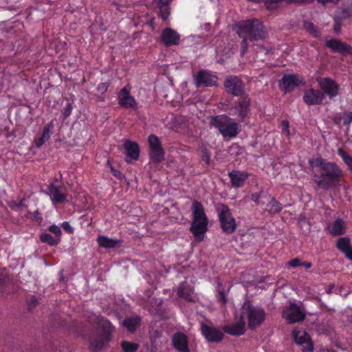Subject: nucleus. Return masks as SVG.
Wrapping results in <instances>:
<instances>
[{"label":"nucleus","mask_w":352,"mask_h":352,"mask_svg":"<svg viewBox=\"0 0 352 352\" xmlns=\"http://www.w3.org/2000/svg\"><path fill=\"white\" fill-rule=\"evenodd\" d=\"M217 211L222 230L226 234H232L236 229V223L228 206L221 204Z\"/></svg>","instance_id":"obj_7"},{"label":"nucleus","mask_w":352,"mask_h":352,"mask_svg":"<svg viewBox=\"0 0 352 352\" xmlns=\"http://www.w3.org/2000/svg\"><path fill=\"white\" fill-rule=\"evenodd\" d=\"M118 104L126 109H136L137 102L131 96H124L120 97Z\"/></svg>","instance_id":"obj_31"},{"label":"nucleus","mask_w":352,"mask_h":352,"mask_svg":"<svg viewBox=\"0 0 352 352\" xmlns=\"http://www.w3.org/2000/svg\"><path fill=\"white\" fill-rule=\"evenodd\" d=\"M326 230L333 236L343 235L346 232V223L342 218L338 217L333 223H328Z\"/></svg>","instance_id":"obj_22"},{"label":"nucleus","mask_w":352,"mask_h":352,"mask_svg":"<svg viewBox=\"0 0 352 352\" xmlns=\"http://www.w3.org/2000/svg\"><path fill=\"white\" fill-rule=\"evenodd\" d=\"M177 294L178 297L185 299L188 302H195L192 296V289L186 281L182 282L178 288Z\"/></svg>","instance_id":"obj_26"},{"label":"nucleus","mask_w":352,"mask_h":352,"mask_svg":"<svg viewBox=\"0 0 352 352\" xmlns=\"http://www.w3.org/2000/svg\"><path fill=\"white\" fill-rule=\"evenodd\" d=\"M223 331L234 336H240L245 332V322L243 314H240L237 322L232 325H225Z\"/></svg>","instance_id":"obj_19"},{"label":"nucleus","mask_w":352,"mask_h":352,"mask_svg":"<svg viewBox=\"0 0 352 352\" xmlns=\"http://www.w3.org/2000/svg\"><path fill=\"white\" fill-rule=\"evenodd\" d=\"M170 3V0H158V7L159 6H168Z\"/></svg>","instance_id":"obj_59"},{"label":"nucleus","mask_w":352,"mask_h":352,"mask_svg":"<svg viewBox=\"0 0 352 352\" xmlns=\"http://www.w3.org/2000/svg\"><path fill=\"white\" fill-rule=\"evenodd\" d=\"M14 205L19 208V207H23L25 206L24 204V199H21L18 203H14Z\"/></svg>","instance_id":"obj_61"},{"label":"nucleus","mask_w":352,"mask_h":352,"mask_svg":"<svg viewBox=\"0 0 352 352\" xmlns=\"http://www.w3.org/2000/svg\"><path fill=\"white\" fill-rule=\"evenodd\" d=\"M325 46L333 53H339L344 56L352 55V47L339 39L331 38L325 41Z\"/></svg>","instance_id":"obj_15"},{"label":"nucleus","mask_w":352,"mask_h":352,"mask_svg":"<svg viewBox=\"0 0 352 352\" xmlns=\"http://www.w3.org/2000/svg\"><path fill=\"white\" fill-rule=\"evenodd\" d=\"M217 300L218 301L221 303L223 306H225L227 304L228 299H227V295L224 290L223 285L221 282L217 283Z\"/></svg>","instance_id":"obj_34"},{"label":"nucleus","mask_w":352,"mask_h":352,"mask_svg":"<svg viewBox=\"0 0 352 352\" xmlns=\"http://www.w3.org/2000/svg\"><path fill=\"white\" fill-rule=\"evenodd\" d=\"M304 78L298 74H284L279 80V87L285 92H291L299 85H304Z\"/></svg>","instance_id":"obj_11"},{"label":"nucleus","mask_w":352,"mask_h":352,"mask_svg":"<svg viewBox=\"0 0 352 352\" xmlns=\"http://www.w3.org/2000/svg\"><path fill=\"white\" fill-rule=\"evenodd\" d=\"M153 333H154V334H155L156 338H160L162 336L160 331H159L158 330L154 331Z\"/></svg>","instance_id":"obj_64"},{"label":"nucleus","mask_w":352,"mask_h":352,"mask_svg":"<svg viewBox=\"0 0 352 352\" xmlns=\"http://www.w3.org/2000/svg\"><path fill=\"white\" fill-rule=\"evenodd\" d=\"M340 0H317L318 3H320L323 6L327 4V3H333L334 5H336L338 3V2L340 1Z\"/></svg>","instance_id":"obj_53"},{"label":"nucleus","mask_w":352,"mask_h":352,"mask_svg":"<svg viewBox=\"0 0 352 352\" xmlns=\"http://www.w3.org/2000/svg\"><path fill=\"white\" fill-rule=\"evenodd\" d=\"M123 146L126 151L127 157L133 160H137L139 158L140 147L137 142L126 140H125Z\"/></svg>","instance_id":"obj_25"},{"label":"nucleus","mask_w":352,"mask_h":352,"mask_svg":"<svg viewBox=\"0 0 352 352\" xmlns=\"http://www.w3.org/2000/svg\"><path fill=\"white\" fill-rule=\"evenodd\" d=\"M63 229L68 234H72L74 232V228L70 226L68 221H64L61 224Z\"/></svg>","instance_id":"obj_49"},{"label":"nucleus","mask_w":352,"mask_h":352,"mask_svg":"<svg viewBox=\"0 0 352 352\" xmlns=\"http://www.w3.org/2000/svg\"><path fill=\"white\" fill-rule=\"evenodd\" d=\"M303 28L314 38H318L321 36V33L318 27L314 25L312 22L303 21Z\"/></svg>","instance_id":"obj_32"},{"label":"nucleus","mask_w":352,"mask_h":352,"mask_svg":"<svg viewBox=\"0 0 352 352\" xmlns=\"http://www.w3.org/2000/svg\"><path fill=\"white\" fill-rule=\"evenodd\" d=\"M53 128H54V125L52 122L45 124V126L43 128V131L41 138L42 139H44L45 140L47 141L50 138V135L52 133V130L53 129Z\"/></svg>","instance_id":"obj_38"},{"label":"nucleus","mask_w":352,"mask_h":352,"mask_svg":"<svg viewBox=\"0 0 352 352\" xmlns=\"http://www.w3.org/2000/svg\"><path fill=\"white\" fill-rule=\"evenodd\" d=\"M48 230L52 233H54L55 234V237H58L60 239L62 232L60 227L56 225H52L48 228Z\"/></svg>","instance_id":"obj_41"},{"label":"nucleus","mask_w":352,"mask_h":352,"mask_svg":"<svg viewBox=\"0 0 352 352\" xmlns=\"http://www.w3.org/2000/svg\"><path fill=\"white\" fill-rule=\"evenodd\" d=\"M98 329L101 332L93 333L89 337V349L92 352H100L111 339L114 327L103 317L98 318Z\"/></svg>","instance_id":"obj_3"},{"label":"nucleus","mask_w":352,"mask_h":352,"mask_svg":"<svg viewBox=\"0 0 352 352\" xmlns=\"http://www.w3.org/2000/svg\"><path fill=\"white\" fill-rule=\"evenodd\" d=\"M261 197V192H254L251 195V199L256 204H258L259 199Z\"/></svg>","instance_id":"obj_54"},{"label":"nucleus","mask_w":352,"mask_h":352,"mask_svg":"<svg viewBox=\"0 0 352 352\" xmlns=\"http://www.w3.org/2000/svg\"><path fill=\"white\" fill-rule=\"evenodd\" d=\"M148 141L150 159L157 164L163 161L165 153L160 138L154 134H151L148 137Z\"/></svg>","instance_id":"obj_9"},{"label":"nucleus","mask_w":352,"mask_h":352,"mask_svg":"<svg viewBox=\"0 0 352 352\" xmlns=\"http://www.w3.org/2000/svg\"><path fill=\"white\" fill-rule=\"evenodd\" d=\"M324 99V94L319 89L310 88L303 95V101L309 106H314L322 104Z\"/></svg>","instance_id":"obj_18"},{"label":"nucleus","mask_w":352,"mask_h":352,"mask_svg":"<svg viewBox=\"0 0 352 352\" xmlns=\"http://www.w3.org/2000/svg\"><path fill=\"white\" fill-rule=\"evenodd\" d=\"M241 309V314L247 317L248 327L250 329H254L261 326L265 320L266 314L263 308L253 305L249 300L244 301Z\"/></svg>","instance_id":"obj_6"},{"label":"nucleus","mask_w":352,"mask_h":352,"mask_svg":"<svg viewBox=\"0 0 352 352\" xmlns=\"http://www.w3.org/2000/svg\"><path fill=\"white\" fill-rule=\"evenodd\" d=\"M316 81L324 96H327L330 99H333L338 95L340 86L336 80L329 77H318Z\"/></svg>","instance_id":"obj_10"},{"label":"nucleus","mask_w":352,"mask_h":352,"mask_svg":"<svg viewBox=\"0 0 352 352\" xmlns=\"http://www.w3.org/2000/svg\"><path fill=\"white\" fill-rule=\"evenodd\" d=\"M47 191L52 195V201L54 204H64L67 201L66 195L61 192L60 188L55 184L49 185Z\"/></svg>","instance_id":"obj_27"},{"label":"nucleus","mask_w":352,"mask_h":352,"mask_svg":"<svg viewBox=\"0 0 352 352\" xmlns=\"http://www.w3.org/2000/svg\"><path fill=\"white\" fill-rule=\"evenodd\" d=\"M251 99L248 94L241 96L234 107L235 113L238 115L239 120L244 122L250 111Z\"/></svg>","instance_id":"obj_17"},{"label":"nucleus","mask_w":352,"mask_h":352,"mask_svg":"<svg viewBox=\"0 0 352 352\" xmlns=\"http://www.w3.org/2000/svg\"><path fill=\"white\" fill-rule=\"evenodd\" d=\"M237 34L242 38L241 43V54L244 55L248 49V41H254L264 39L267 32L263 23L257 19L241 21L236 25Z\"/></svg>","instance_id":"obj_2"},{"label":"nucleus","mask_w":352,"mask_h":352,"mask_svg":"<svg viewBox=\"0 0 352 352\" xmlns=\"http://www.w3.org/2000/svg\"><path fill=\"white\" fill-rule=\"evenodd\" d=\"M40 241L42 243H47L50 246L57 245L60 240L58 237L52 236L50 234L47 232H42L39 236Z\"/></svg>","instance_id":"obj_33"},{"label":"nucleus","mask_w":352,"mask_h":352,"mask_svg":"<svg viewBox=\"0 0 352 352\" xmlns=\"http://www.w3.org/2000/svg\"><path fill=\"white\" fill-rule=\"evenodd\" d=\"M161 39L166 47L177 45L179 43L180 35L173 29L166 28L162 32Z\"/></svg>","instance_id":"obj_21"},{"label":"nucleus","mask_w":352,"mask_h":352,"mask_svg":"<svg viewBox=\"0 0 352 352\" xmlns=\"http://www.w3.org/2000/svg\"><path fill=\"white\" fill-rule=\"evenodd\" d=\"M336 247L348 259L352 261V246L349 237L339 238L337 241Z\"/></svg>","instance_id":"obj_24"},{"label":"nucleus","mask_w":352,"mask_h":352,"mask_svg":"<svg viewBox=\"0 0 352 352\" xmlns=\"http://www.w3.org/2000/svg\"><path fill=\"white\" fill-rule=\"evenodd\" d=\"M302 262L298 258H295L291 260L288 263V264L291 267H297L302 266Z\"/></svg>","instance_id":"obj_50"},{"label":"nucleus","mask_w":352,"mask_h":352,"mask_svg":"<svg viewBox=\"0 0 352 352\" xmlns=\"http://www.w3.org/2000/svg\"><path fill=\"white\" fill-rule=\"evenodd\" d=\"M111 172L113 176L118 179L124 177V175L120 170H116L113 166H111Z\"/></svg>","instance_id":"obj_51"},{"label":"nucleus","mask_w":352,"mask_h":352,"mask_svg":"<svg viewBox=\"0 0 352 352\" xmlns=\"http://www.w3.org/2000/svg\"><path fill=\"white\" fill-rule=\"evenodd\" d=\"M160 16L164 20L166 21L168 19L170 15V9L168 6H159Z\"/></svg>","instance_id":"obj_40"},{"label":"nucleus","mask_w":352,"mask_h":352,"mask_svg":"<svg viewBox=\"0 0 352 352\" xmlns=\"http://www.w3.org/2000/svg\"><path fill=\"white\" fill-rule=\"evenodd\" d=\"M352 122V111L347 114V117L344 118L343 124L344 125H349Z\"/></svg>","instance_id":"obj_55"},{"label":"nucleus","mask_w":352,"mask_h":352,"mask_svg":"<svg viewBox=\"0 0 352 352\" xmlns=\"http://www.w3.org/2000/svg\"><path fill=\"white\" fill-rule=\"evenodd\" d=\"M201 159L206 164V165H210V154L208 150L206 148L201 151Z\"/></svg>","instance_id":"obj_42"},{"label":"nucleus","mask_w":352,"mask_h":352,"mask_svg":"<svg viewBox=\"0 0 352 352\" xmlns=\"http://www.w3.org/2000/svg\"><path fill=\"white\" fill-rule=\"evenodd\" d=\"M47 141L44 139H42L41 138H39L38 140H36L35 144L36 147L40 148Z\"/></svg>","instance_id":"obj_58"},{"label":"nucleus","mask_w":352,"mask_h":352,"mask_svg":"<svg viewBox=\"0 0 352 352\" xmlns=\"http://www.w3.org/2000/svg\"><path fill=\"white\" fill-rule=\"evenodd\" d=\"M332 120L333 122L336 124H340V122H341V120H342V118L341 117H339V116H335L332 118Z\"/></svg>","instance_id":"obj_60"},{"label":"nucleus","mask_w":352,"mask_h":352,"mask_svg":"<svg viewBox=\"0 0 352 352\" xmlns=\"http://www.w3.org/2000/svg\"><path fill=\"white\" fill-rule=\"evenodd\" d=\"M217 76L208 70H199L194 76V82L197 87H212L217 83Z\"/></svg>","instance_id":"obj_12"},{"label":"nucleus","mask_w":352,"mask_h":352,"mask_svg":"<svg viewBox=\"0 0 352 352\" xmlns=\"http://www.w3.org/2000/svg\"><path fill=\"white\" fill-rule=\"evenodd\" d=\"M308 163L312 168H319L320 175H315L314 179L319 188L329 190L339 184L342 172L335 162H328L322 157H313L309 160Z\"/></svg>","instance_id":"obj_1"},{"label":"nucleus","mask_w":352,"mask_h":352,"mask_svg":"<svg viewBox=\"0 0 352 352\" xmlns=\"http://www.w3.org/2000/svg\"><path fill=\"white\" fill-rule=\"evenodd\" d=\"M338 154L342 157L344 162L347 165L349 169L352 173V156L349 155L341 148L338 150Z\"/></svg>","instance_id":"obj_35"},{"label":"nucleus","mask_w":352,"mask_h":352,"mask_svg":"<svg viewBox=\"0 0 352 352\" xmlns=\"http://www.w3.org/2000/svg\"><path fill=\"white\" fill-rule=\"evenodd\" d=\"M120 241L108 238L104 235H99L97 238V242L100 247L105 248H115Z\"/></svg>","instance_id":"obj_29"},{"label":"nucleus","mask_w":352,"mask_h":352,"mask_svg":"<svg viewBox=\"0 0 352 352\" xmlns=\"http://www.w3.org/2000/svg\"><path fill=\"white\" fill-rule=\"evenodd\" d=\"M32 219L34 221H36V222H38V223H41L42 221H43V217H42V215L41 214L38 212V210H36L34 211V214H33V217H32Z\"/></svg>","instance_id":"obj_52"},{"label":"nucleus","mask_w":352,"mask_h":352,"mask_svg":"<svg viewBox=\"0 0 352 352\" xmlns=\"http://www.w3.org/2000/svg\"><path fill=\"white\" fill-rule=\"evenodd\" d=\"M124 96H131L129 91L126 87L122 88L120 91L119 95H118V98L120 99V97H122Z\"/></svg>","instance_id":"obj_56"},{"label":"nucleus","mask_w":352,"mask_h":352,"mask_svg":"<svg viewBox=\"0 0 352 352\" xmlns=\"http://www.w3.org/2000/svg\"><path fill=\"white\" fill-rule=\"evenodd\" d=\"M283 207L280 202H278L275 197H272L271 200L267 204V210L271 215H274L279 213Z\"/></svg>","instance_id":"obj_30"},{"label":"nucleus","mask_w":352,"mask_h":352,"mask_svg":"<svg viewBox=\"0 0 352 352\" xmlns=\"http://www.w3.org/2000/svg\"><path fill=\"white\" fill-rule=\"evenodd\" d=\"M209 124L216 128L225 139H232L241 131L240 124L225 114L212 117Z\"/></svg>","instance_id":"obj_5"},{"label":"nucleus","mask_w":352,"mask_h":352,"mask_svg":"<svg viewBox=\"0 0 352 352\" xmlns=\"http://www.w3.org/2000/svg\"><path fill=\"white\" fill-rule=\"evenodd\" d=\"M109 86V82H101L98 85L97 91L101 94H104L107 91Z\"/></svg>","instance_id":"obj_47"},{"label":"nucleus","mask_w":352,"mask_h":352,"mask_svg":"<svg viewBox=\"0 0 352 352\" xmlns=\"http://www.w3.org/2000/svg\"><path fill=\"white\" fill-rule=\"evenodd\" d=\"M8 285V279L6 277L0 274V293H4L6 292Z\"/></svg>","instance_id":"obj_43"},{"label":"nucleus","mask_w":352,"mask_h":352,"mask_svg":"<svg viewBox=\"0 0 352 352\" xmlns=\"http://www.w3.org/2000/svg\"><path fill=\"white\" fill-rule=\"evenodd\" d=\"M334 287V285L333 284H331L329 285V288L326 290V292L328 294H330L332 293V289H333Z\"/></svg>","instance_id":"obj_63"},{"label":"nucleus","mask_w":352,"mask_h":352,"mask_svg":"<svg viewBox=\"0 0 352 352\" xmlns=\"http://www.w3.org/2000/svg\"><path fill=\"white\" fill-rule=\"evenodd\" d=\"M283 317L285 318L287 323L292 324L302 321L305 318V314L298 305L291 302L283 311Z\"/></svg>","instance_id":"obj_13"},{"label":"nucleus","mask_w":352,"mask_h":352,"mask_svg":"<svg viewBox=\"0 0 352 352\" xmlns=\"http://www.w3.org/2000/svg\"><path fill=\"white\" fill-rule=\"evenodd\" d=\"M342 21L337 18H333V31L336 34H339L341 32Z\"/></svg>","instance_id":"obj_44"},{"label":"nucleus","mask_w":352,"mask_h":352,"mask_svg":"<svg viewBox=\"0 0 352 352\" xmlns=\"http://www.w3.org/2000/svg\"><path fill=\"white\" fill-rule=\"evenodd\" d=\"M37 303H38L37 298L34 296H32L28 301V309L30 311H31L36 306Z\"/></svg>","instance_id":"obj_48"},{"label":"nucleus","mask_w":352,"mask_h":352,"mask_svg":"<svg viewBox=\"0 0 352 352\" xmlns=\"http://www.w3.org/2000/svg\"><path fill=\"white\" fill-rule=\"evenodd\" d=\"M294 342L302 346V352H312L314 344L309 333L305 331L294 330L292 332Z\"/></svg>","instance_id":"obj_14"},{"label":"nucleus","mask_w":352,"mask_h":352,"mask_svg":"<svg viewBox=\"0 0 352 352\" xmlns=\"http://www.w3.org/2000/svg\"><path fill=\"white\" fill-rule=\"evenodd\" d=\"M72 109H73V107H72V103L68 102L63 110V119H66L67 118H68L70 116Z\"/></svg>","instance_id":"obj_45"},{"label":"nucleus","mask_w":352,"mask_h":352,"mask_svg":"<svg viewBox=\"0 0 352 352\" xmlns=\"http://www.w3.org/2000/svg\"><path fill=\"white\" fill-rule=\"evenodd\" d=\"M121 347L124 352H135L138 350L139 344L128 341H122L121 342Z\"/></svg>","instance_id":"obj_36"},{"label":"nucleus","mask_w":352,"mask_h":352,"mask_svg":"<svg viewBox=\"0 0 352 352\" xmlns=\"http://www.w3.org/2000/svg\"><path fill=\"white\" fill-rule=\"evenodd\" d=\"M142 318L140 316H129L124 318L122 324L128 331L135 332L141 325Z\"/></svg>","instance_id":"obj_28"},{"label":"nucleus","mask_w":352,"mask_h":352,"mask_svg":"<svg viewBox=\"0 0 352 352\" xmlns=\"http://www.w3.org/2000/svg\"><path fill=\"white\" fill-rule=\"evenodd\" d=\"M283 1V0H266L265 7L268 10H274L277 8L278 4ZM284 1L287 4V0H284Z\"/></svg>","instance_id":"obj_39"},{"label":"nucleus","mask_w":352,"mask_h":352,"mask_svg":"<svg viewBox=\"0 0 352 352\" xmlns=\"http://www.w3.org/2000/svg\"><path fill=\"white\" fill-rule=\"evenodd\" d=\"M315 0H287V4L306 5L314 2Z\"/></svg>","instance_id":"obj_46"},{"label":"nucleus","mask_w":352,"mask_h":352,"mask_svg":"<svg viewBox=\"0 0 352 352\" xmlns=\"http://www.w3.org/2000/svg\"><path fill=\"white\" fill-rule=\"evenodd\" d=\"M201 332L208 342H220L224 337L223 333L221 330L204 323L201 324Z\"/></svg>","instance_id":"obj_16"},{"label":"nucleus","mask_w":352,"mask_h":352,"mask_svg":"<svg viewBox=\"0 0 352 352\" xmlns=\"http://www.w3.org/2000/svg\"><path fill=\"white\" fill-rule=\"evenodd\" d=\"M281 125L283 126V131H287V133H289V122L287 120H283L282 121Z\"/></svg>","instance_id":"obj_57"},{"label":"nucleus","mask_w":352,"mask_h":352,"mask_svg":"<svg viewBox=\"0 0 352 352\" xmlns=\"http://www.w3.org/2000/svg\"><path fill=\"white\" fill-rule=\"evenodd\" d=\"M352 14V8H342L340 12H338V14L336 15V18L340 19L341 21L348 19L351 17Z\"/></svg>","instance_id":"obj_37"},{"label":"nucleus","mask_w":352,"mask_h":352,"mask_svg":"<svg viewBox=\"0 0 352 352\" xmlns=\"http://www.w3.org/2000/svg\"><path fill=\"white\" fill-rule=\"evenodd\" d=\"M228 177L230 179L232 186L239 188L244 184L249 177V174L245 171L233 170L229 172Z\"/></svg>","instance_id":"obj_23"},{"label":"nucleus","mask_w":352,"mask_h":352,"mask_svg":"<svg viewBox=\"0 0 352 352\" xmlns=\"http://www.w3.org/2000/svg\"><path fill=\"white\" fill-rule=\"evenodd\" d=\"M223 86L226 91L234 96L241 97L245 94V85L241 78L235 75L226 77Z\"/></svg>","instance_id":"obj_8"},{"label":"nucleus","mask_w":352,"mask_h":352,"mask_svg":"<svg viewBox=\"0 0 352 352\" xmlns=\"http://www.w3.org/2000/svg\"><path fill=\"white\" fill-rule=\"evenodd\" d=\"M302 266L306 267L307 269H309V268L311 267L312 264L310 262H302Z\"/></svg>","instance_id":"obj_62"},{"label":"nucleus","mask_w":352,"mask_h":352,"mask_svg":"<svg viewBox=\"0 0 352 352\" xmlns=\"http://www.w3.org/2000/svg\"><path fill=\"white\" fill-rule=\"evenodd\" d=\"M192 221L190 231L198 241L204 240V234L208 231V219L202 204L194 200L192 204Z\"/></svg>","instance_id":"obj_4"},{"label":"nucleus","mask_w":352,"mask_h":352,"mask_svg":"<svg viewBox=\"0 0 352 352\" xmlns=\"http://www.w3.org/2000/svg\"><path fill=\"white\" fill-rule=\"evenodd\" d=\"M172 343L174 348L179 352H190L188 338L187 336L180 331L173 334Z\"/></svg>","instance_id":"obj_20"}]
</instances>
